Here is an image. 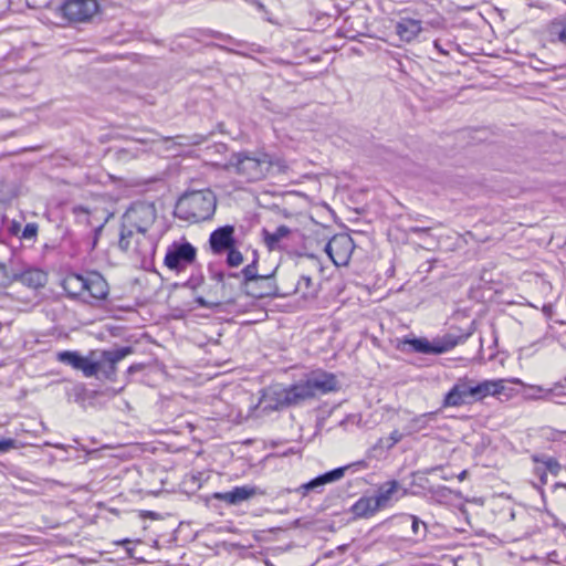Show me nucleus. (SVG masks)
I'll return each mask as SVG.
<instances>
[{"label": "nucleus", "instance_id": "23", "mask_svg": "<svg viewBox=\"0 0 566 566\" xmlns=\"http://www.w3.org/2000/svg\"><path fill=\"white\" fill-rule=\"evenodd\" d=\"M15 281H19L29 287L38 289L44 286L46 283V274L38 269H28L23 272H17Z\"/></svg>", "mask_w": 566, "mask_h": 566}, {"label": "nucleus", "instance_id": "45", "mask_svg": "<svg viewBox=\"0 0 566 566\" xmlns=\"http://www.w3.org/2000/svg\"><path fill=\"white\" fill-rule=\"evenodd\" d=\"M433 45L441 54L448 55V52L444 49H442L438 40L433 42Z\"/></svg>", "mask_w": 566, "mask_h": 566}, {"label": "nucleus", "instance_id": "44", "mask_svg": "<svg viewBox=\"0 0 566 566\" xmlns=\"http://www.w3.org/2000/svg\"><path fill=\"white\" fill-rule=\"evenodd\" d=\"M9 230H10V232H11L12 234H17V233L19 232V230H20V223H18V222L13 221V222L11 223V226H10Z\"/></svg>", "mask_w": 566, "mask_h": 566}, {"label": "nucleus", "instance_id": "9", "mask_svg": "<svg viewBox=\"0 0 566 566\" xmlns=\"http://www.w3.org/2000/svg\"><path fill=\"white\" fill-rule=\"evenodd\" d=\"M196 248L188 241L174 242L167 249L164 264L172 271L180 272L195 262Z\"/></svg>", "mask_w": 566, "mask_h": 566}, {"label": "nucleus", "instance_id": "10", "mask_svg": "<svg viewBox=\"0 0 566 566\" xmlns=\"http://www.w3.org/2000/svg\"><path fill=\"white\" fill-rule=\"evenodd\" d=\"M118 248L124 252L130 253L144 264L146 261L153 260L157 242L148 233L133 230V234L132 238L128 239L127 247H122L118 243Z\"/></svg>", "mask_w": 566, "mask_h": 566}, {"label": "nucleus", "instance_id": "31", "mask_svg": "<svg viewBox=\"0 0 566 566\" xmlns=\"http://www.w3.org/2000/svg\"><path fill=\"white\" fill-rule=\"evenodd\" d=\"M176 144L180 146H190V145H199L205 140V137L199 134H195L191 136H182L178 135L175 137Z\"/></svg>", "mask_w": 566, "mask_h": 566}, {"label": "nucleus", "instance_id": "37", "mask_svg": "<svg viewBox=\"0 0 566 566\" xmlns=\"http://www.w3.org/2000/svg\"><path fill=\"white\" fill-rule=\"evenodd\" d=\"M196 303H198L199 306H201V307L210 308V310H213L220 305V303L209 302L206 298H203L202 296L196 297Z\"/></svg>", "mask_w": 566, "mask_h": 566}, {"label": "nucleus", "instance_id": "24", "mask_svg": "<svg viewBox=\"0 0 566 566\" xmlns=\"http://www.w3.org/2000/svg\"><path fill=\"white\" fill-rule=\"evenodd\" d=\"M349 468H350V465H345V467L336 468V469L328 471L324 474H321L310 481V483H311L310 486H312V490L314 492L321 493L322 490H319V489L322 486H324L327 483H332V482H335V481L342 479L345 474V471Z\"/></svg>", "mask_w": 566, "mask_h": 566}, {"label": "nucleus", "instance_id": "38", "mask_svg": "<svg viewBox=\"0 0 566 566\" xmlns=\"http://www.w3.org/2000/svg\"><path fill=\"white\" fill-rule=\"evenodd\" d=\"M73 213L77 217V218H81L83 217L85 219V222L88 223V210L83 207V206H76L73 208Z\"/></svg>", "mask_w": 566, "mask_h": 566}, {"label": "nucleus", "instance_id": "39", "mask_svg": "<svg viewBox=\"0 0 566 566\" xmlns=\"http://www.w3.org/2000/svg\"><path fill=\"white\" fill-rule=\"evenodd\" d=\"M14 447H15V440H13V439H3L0 441V452H6Z\"/></svg>", "mask_w": 566, "mask_h": 566}, {"label": "nucleus", "instance_id": "41", "mask_svg": "<svg viewBox=\"0 0 566 566\" xmlns=\"http://www.w3.org/2000/svg\"><path fill=\"white\" fill-rule=\"evenodd\" d=\"M104 224H99L94 229V238L92 242V249H94L97 244L98 238L101 235V232L103 231Z\"/></svg>", "mask_w": 566, "mask_h": 566}, {"label": "nucleus", "instance_id": "26", "mask_svg": "<svg viewBox=\"0 0 566 566\" xmlns=\"http://www.w3.org/2000/svg\"><path fill=\"white\" fill-rule=\"evenodd\" d=\"M438 468H430L426 469L422 472H412L413 481L411 485L421 488L423 490H428L432 495H446L447 492H449V489L446 486H440L438 489H434L432 486H428L429 480L426 476V474L432 473Z\"/></svg>", "mask_w": 566, "mask_h": 566}, {"label": "nucleus", "instance_id": "30", "mask_svg": "<svg viewBox=\"0 0 566 566\" xmlns=\"http://www.w3.org/2000/svg\"><path fill=\"white\" fill-rule=\"evenodd\" d=\"M226 252H227V264L229 266L235 268L243 263V255L235 248V245H232L231 249H228Z\"/></svg>", "mask_w": 566, "mask_h": 566}, {"label": "nucleus", "instance_id": "40", "mask_svg": "<svg viewBox=\"0 0 566 566\" xmlns=\"http://www.w3.org/2000/svg\"><path fill=\"white\" fill-rule=\"evenodd\" d=\"M310 481L300 485L297 489H295V492L301 493L302 496H306L310 492H312V486H310Z\"/></svg>", "mask_w": 566, "mask_h": 566}, {"label": "nucleus", "instance_id": "14", "mask_svg": "<svg viewBox=\"0 0 566 566\" xmlns=\"http://www.w3.org/2000/svg\"><path fill=\"white\" fill-rule=\"evenodd\" d=\"M312 398L313 391L310 390V386L306 380H301L282 390L279 395L277 406H297Z\"/></svg>", "mask_w": 566, "mask_h": 566}, {"label": "nucleus", "instance_id": "28", "mask_svg": "<svg viewBox=\"0 0 566 566\" xmlns=\"http://www.w3.org/2000/svg\"><path fill=\"white\" fill-rule=\"evenodd\" d=\"M437 413V411H433L413 417L406 427L407 434H413L424 430L429 426V422L436 419Z\"/></svg>", "mask_w": 566, "mask_h": 566}, {"label": "nucleus", "instance_id": "27", "mask_svg": "<svg viewBox=\"0 0 566 566\" xmlns=\"http://www.w3.org/2000/svg\"><path fill=\"white\" fill-rule=\"evenodd\" d=\"M350 511L356 517H368L374 515L379 509L375 505L374 497L363 496L354 503Z\"/></svg>", "mask_w": 566, "mask_h": 566}, {"label": "nucleus", "instance_id": "22", "mask_svg": "<svg viewBox=\"0 0 566 566\" xmlns=\"http://www.w3.org/2000/svg\"><path fill=\"white\" fill-rule=\"evenodd\" d=\"M264 274H259L258 272V259L254 258V260L244 266L240 272H230L229 277H233L239 282L240 290H244L248 284L254 282L255 280L260 279Z\"/></svg>", "mask_w": 566, "mask_h": 566}, {"label": "nucleus", "instance_id": "33", "mask_svg": "<svg viewBox=\"0 0 566 566\" xmlns=\"http://www.w3.org/2000/svg\"><path fill=\"white\" fill-rule=\"evenodd\" d=\"M210 277L221 285L223 292L226 291V280H234L233 277H229V273L213 270H210Z\"/></svg>", "mask_w": 566, "mask_h": 566}, {"label": "nucleus", "instance_id": "34", "mask_svg": "<svg viewBox=\"0 0 566 566\" xmlns=\"http://www.w3.org/2000/svg\"><path fill=\"white\" fill-rule=\"evenodd\" d=\"M38 234V224L36 223H27L23 231H22V238L23 239H34Z\"/></svg>", "mask_w": 566, "mask_h": 566}, {"label": "nucleus", "instance_id": "1", "mask_svg": "<svg viewBox=\"0 0 566 566\" xmlns=\"http://www.w3.org/2000/svg\"><path fill=\"white\" fill-rule=\"evenodd\" d=\"M224 168L233 170L249 182H254L266 178L270 174H286L289 165L279 156L255 150L232 154Z\"/></svg>", "mask_w": 566, "mask_h": 566}, {"label": "nucleus", "instance_id": "16", "mask_svg": "<svg viewBox=\"0 0 566 566\" xmlns=\"http://www.w3.org/2000/svg\"><path fill=\"white\" fill-rule=\"evenodd\" d=\"M258 494H263L259 488L254 485L235 486L227 492H216L212 497L226 502L229 505H239L244 501L252 499Z\"/></svg>", "mask_w": 566, "mask_h": 566}, {"label": "nucleus", "instance_id": "46", "mask_svg": "<svg viewBox=\"0 0 566 566\" xmlns=\"http://www.w3.org/2000/svg\"><path fill=\"white\" fill-rule=\"evenodd\" d=\"M559 39L566 42V22L564 23L563 29L559 32Z\"/></svg>", "mask_w": 566, "mask_h": 566}, {"label": "nucleus", "instance_id": "49", "mask_svg": "<svg viewBox=\"0 0 566 566\" xmlns=\"http://www.w3.org/2000/svg\"><path fill=\"white\" fill-rule=\"evenodd\" d=\"M382 446H384V439H382V438H380V439L378 440L377 444L375 446V448H377V447H382Z\"/></svg>", "mask_w": 566, "mask_h": 566}, {"label": "nucleus", "instance_id": "13", "mask_svg": "<svg viewBox=\"0 0 566 566\" xmlns=\"http://www.w3.org/2000/svg\"><path fill=\"white\" fill-rule=\"evenodd\" d=\"M86 286L84 287L83 302L106 300L109 294V286L104 276L97 271L86 272Z\"/></svg>", "mask_w": 566, "mask_h": 566}, {"label": "nucleus", "instance_id": "4", "mask_svg": "<svg viewBox=\"0 0 566 566\" xmlns=\"http://www.w3.org/2000/svg\"><path fill=\"white\" fill-rule=\"evenodd\" d=\"M157 218V211L154 203L137 201L130 205L122 217L119 230V244L127 247L128 239L132 238L133 230L148 233Z\"/></svg>", "mask_w": 566, "mask_h": 566}, {"label": "nucleus", "instance_id": "8", "mask_svg": "<svg viewBox=\"0 0 566 566\" xmlns=\"http://www.w3.org/2000/svg\"><path fill=\"white\" fill-rule=\"evenodd\" d=\"M98 9L96 0H65L59 10L70 23H85L92 20Z\"/></svg>", "mask_w": 566, "mask_h": 566}, {"label": "nucleus", "instance_id": "19", "mask_svg": "<svg viewBox=\"0 0 566 566\" xmlns=\"http://www.w3.org/2000/svg\"><path fill=\"white\" fill-rule=\"evenodd\" d=\"M86 273H69L62 281V287L71 298L83 301L84 287L86 286Z\"/></svg>", "mask_w": 566, "mask_h": 566}, {"label": "nucleus", "instance_id": "6", "mask_svg": "<svg viewBox=\"0 0 566 566\" xmlns=\"http://www.w3.org/2000/svg\"><path fill=\"white\" fill-rule=\"evenodd\" d=\"M296 266L300 274L293 293L300 294L304 298L315 297L318 293L319 284L313 281V274H319L323 271L321 260L313 254L302 255Z\"/></svg>", "mask_w": 566, "mask_h": 566}, {"label": "nucleus", "instance_id": "17", "mask_svg": "<svg viewBox=\"0 0 566 566\" xmlns=\"http://www.w3.org/2000/svg\"><path fill=\"white\" fill-rule=\"evenodd\" d=\"M310 390L313 391V398L317 395H324L337 390L338 381L335 375L325 371L312 373L306 379Z\"/></svg>", "mask_w": 566, "mask_h": 566}, {"label": "nucleus", "instance_id": "29", "mask_svg": "<svg viewBox=\"0 0 566 566\" xmlns=\"http://www.w3.org/2000/svg\"><path fill=\"white\" fill-rule=\"evenodd\" d=\"M533 460L535 462H542L546 470L549 471L553 475H558L562 467L559 464V462L555 459V458H552V457H543V458H538V457H534Z\"/></svg>", "mask_w": 566, "mask_h": 566}, {"label": "nucleus", "instance_id": "50", "mask_svg": "<svg viewBox=\"0 0 566 566\" xmlns=\"http://www.w3.org/2000/svg\"><path fill=\"white\" fill-rule=\"evenodd\" d=\"M562 397L566 399V394H563ZM558 403L566 405V400H558Z\"/></svg>", "mask_w": 566, "mask_h": 566}, {"label": "nucleus", "instance_id": "18", "mask_svg": "<svg viewBox=\"0 0 566 566\" xmlns=\"http://www.w3.org/2000/svg\"><path fill=\"white\" fill-rule=\"evenodd\" d=\"M56 358L60 363L72 366L76 370H81L85 377H94V367L91 365V353L83 357L77 352L64 350L59 352Z\"/></svg>", "mask_w": 566, "mask_h": 566}, {"label": "nucleus", "instance_id": "20", "mask_svg": "<svg viewBox=\"0 0 566 566\" xmlns=\"http://www.w3.org/2000/svg\"><path fill=\"white\" fill-rule=\"evenodd\" d=\"M422 31L421 21L411 18H401L395 24V32L401 41L411 42Z\"/></svg>", "mask_w": 566, "mask_h": 566}, {"label": "nucleus", "instance_id": "12", "mask_svg": "<svg viewBox=\"0 0 566 566\" xmlns=\"http://www.w3.org/2000/svg\"><path fill=\"white\" fill-rule=\"evenodd\" d=\"M242 292L254 298L286 296L289 294L287 292L279 291L274 281V272L271 274H264L260 279L248 284Z\"/></svg>", "mask_w": 566, "mask_h": 566}, {"label": "nucleus", "instance_id": "7", "mask_svg": "<svg viewBox=\"0 0 566 566\" xmlns=\"http://www.w3.org/2000/svg\"><path fill=\"white\" fill-rule=\"evenodd\" d=\"M133 347H115L104 350L91 352V365L94 367V376L101 374L105 379H116L117 364L133 353Z\"/></svg>", "mask_w": 566, "mask_h": 566}, {"label": "nucleus", "instance_id": "2", "mask_svg": "<svg viewBox=\"0 0 566 566\" xmlns=\"http://www.w3.org/2000/svg\"><path fill=\"white\" fill-rule=\"evenodd\" d=\"M504 390V380H476L463 376L457 379L452 388L444 396L443 407H460L462 405L481 401L489 396L500 395Z\"/></svg>", "mask_w": 566, "mask_h": 566}, {"label": "nucleus", "instance_id": "11", "mask_svg": "<svg viewBox=\"0 0 566 566\" xmlns=\"http://www.w3.org/2000/svg\"><path fill=\"white\" fill-rule=\"evenodd\" d=\"M354 249V241L346 233L334 235L325 245V252L336 266L347 265Z\"/></svg>", "mask_w": 566, "mask_h": 566}, {"label": "nucleus", "instance_id": "42", "mask_svg": "<svg viewBox=\"0 0 566 566\" xmlns=\"http://www.w3.org/2000/svg\"><path fill=\"white\" fill-rule=\"evenodd\" d=\"M411 233L420 234L428 233L430 231L429 227H411L409 230Z\"/></svg>", "mask_w": 566, "mask_h": 566}, {"label": "nucleus", "instance_id": "25", "mask_svg": "<svg viewBox=\"0 0 566 566\" xmlns=\"http://www.w3.org/2000/svg\"><path fill=\"white\" fill-rule=\"evenodd\" d=\"M398 489L399 483L396 480H390L381 484L378 488L376 495L373 496L375 505L378 506L379 510L386 507Z\"/></svg>", "mask_w": 566, "mask_h": 566}, {"label": "nucleus", "instance_id": "54", "mask_svg": "<svg viewBox=\"0 0 566 566\" xmlns=\"http://www.w3.org/2000/svg\"><path fill=\"white\" fill-rule=\"evenodd\" d=\"M356 464H358V465H363V467H366V463H365L364 461H359V462H357Z\"/></svg>", "mask_w": 566, "mask_h": 566}, {"label": "nucleus", "instance_id": "5", "mask_svg": "<svg viewBox=\"0 0 566 566\" xmlns=\"http://www.w3.org/2000/svg\"><path fill=\"white\" fill-rule=\"evenodd\" d=\"M471 332L461 335L446 334L442 337L434 338L432 342L426 337H413L405 338L402 340V350H407L426 354V355H439L449 352L454 348L458 344L464 342L471 335Z\"/></svg>", "mask_w": 566, "mask_h": 566}, {"label": "nucleus", "instance_id": "3", "mask_svg": "<svg viewBox=\"0 0 566 566\" xmlns=\"http://www.w3.org/2000/svg\"><path fill=\"white\" fill-rule=\"evenodd\" d=\"M216 207L217 198L210 189L190 191L179 198L176 216L191 222L206 221L214 214Z\"/></svg>", "mask_w": 566, "mask_h": 566}, {"label": "nucleus", "instance_id": "48", "mask_svg": "<svg viewBox=\"0 0 566 566\" xmlns=\"http://www.w3.org/2000/svg\"><path fill=\"white\" fill-rule=\"evenodd\" d=\"M541 482H542L543 484H545V483L547 482V475H546V472H543V473L541 474Z\"/></svg>", "mask_w": 566, "mask_h": 566}, {"label": "nucleus", "instance_id": "32", "mask_svg": "<svg viewBox=\"0 0 566 566\" xmlns=\"http://www.w3.org/2000/svg\"><path fill=\"white\" fill-rule=\"evenodd\" d=\"M15 273L10 272L4 263H0V286L7 287L15 281Z\"/></svg>", "mask_w": 566, "mask_h": 566}, {"label": "nucleus", "instance_id": "35", "mask_svg": "<svg viewBox=\"0 0 566 566\" xmlns=\"http://www.w3.org/2000/svg\"><path fill=\"white\" fill-rule=\"evenodd\" d=\"M402 437V433H400L398 430H394L387 439L386 448L391 449L395 444L401 441Z\"/></svg>", "mask_w": 566, "mask_h": 566}, {"label": "nucleus", "instance_id": "36", "mask_svg": "<svg viewBox=\"0 0 566 566\" xmlns=\"http://www.w3.org/2000/svg\"><path fill=\"white\" fill-rule=\"evenodd\" d=\"M410 518L412 521V524H411L412 533L415 535L419 534L420 525H422L423 528H424V532H423V535H424L426 534V530H427V525L422 521H420L417 516H415V515H410Z\"/></svg>", "mask_w": 566, "mask_h": 566}, {"label": "nucleus", "instance_id": "53", "mask_svg": "<svg viewBox=\"0 0 566 566\" xmlns=\"http://www.w3.org/2000/svg\"><path fill=\"white\" fill-rule=\"evenodd\" d=\"M230 281H231V280H226V290H227L228 287H230V289H231V282H230Z\"/></svg>", "mask_w": 566, "mask_h": 566}, {"label": "nucleus", "instance_id": "47", "mask_svg": "<svg viewBox=\"0 0 566 566\" xmlns=\"http://www.w3.org/2000/svg\"><path fill=\"white\" fill-rule=\"evenodd\" d=\"M468 475V471L467 470H463L459 475H458V479L460 481H463Z\"/></svg>", "mask_w": 566, "mask_h": 566}, {"label": "nucleus", "instance_id": "52", "mask_svg": "<svg viewBox=\"0 0 566 566\" xmlns=\"http://www.w3.org/2000/svg\"><path fill=\"white\" fill-rule=\"evenodd\" d=\"M256 6L260 10H264V4L261 2H256Z\"/></svg>", "mask_w": 566, "mask_h": 566}, {"label": "nucleus", "instance_id": "15", "mask_svg": "<svg viewBox=\"0 0 566 566\" xmlns=\"http://www.w3.org/2000/svg\"><path fill=\"white\" fill-rule=\"evenodd\" d=\"M209 245L213 254L220 255L235 245L234 227L227 224L212 231L209 237Z\"/></svg>", "mask_w": 566, "mask_h": 566}, {"label": "nucleus", "instance_id": "21", "mask_svg": "<svg viewBox=\"0 0 566 566\" xmlns=\"http://www.w3.org/2000/svg\"><path fill=\"white\" fill-rule=\"evenodd\" d=\"M291 229L287 226H279L274 231L266 229L262 230L263 241L270 251L281 250L283 248L282 241L291 234Z\"/></svg>", "mask_w": 566, "mask_h": 566}, {"label": "nucleus", "instance_id": "43", "mask_svg": "<svg viewBox=\"0 0 566 566\" xmlns=\"http://www.w3.org/2000/svg\"><path fill=\"white\" fill-rule=\"evenodd\" d=\"M142 367H143V365H140V364L132 365V366L128 367L127 373L129 375H132V374H134L136 371H139L142 369Z\"/></svg>", "mask_w": 566, "mask_h": 566}, {"label": "nucleus", "instance_id": "51", "mask_svg": "<svg viewBox=\"0 0 566 566\" xmlns=\"http://www.w3.org/2000/svg\"><path fill=\"white\" fill-rule=\"evenodd\" d=\"M128 543H130V541L128 538H125V539L118 542V544H120V545L128 544Z\"/></svg>", "mask_w": 566, "mask_h": 566}]
</instances>
